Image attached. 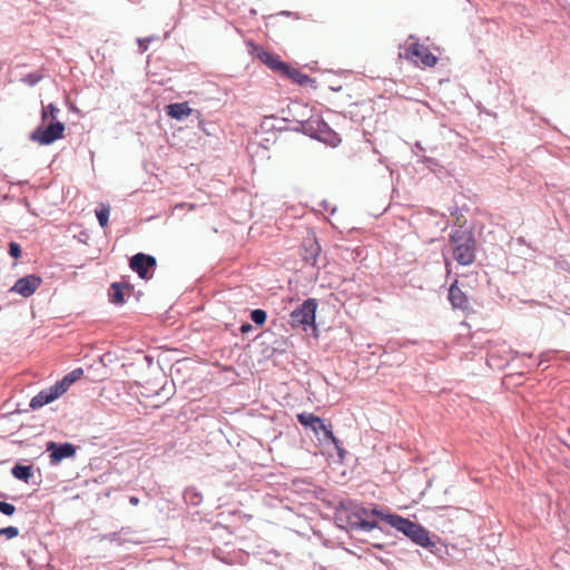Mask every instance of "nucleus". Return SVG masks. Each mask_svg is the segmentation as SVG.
Here are the masks:
<instances>
[{
	"label": "nucleus",
	"instance_id": "obj_1",
	"mask_svg": "<svg viewBox=\"0 0 570 570\" xmlns=\"http://www.w3.org/2000/svg\"><path fill=\"white\" fill-rule=\"evenodd\" d=\"M453 258L463 266L471 265L475 259V239L468 230L454 229L450 234Z\"/></svg>",
	"mask_w": 570,
	"mask_h": 570
},
{
	"label": "nucleus",
	"instance_id": "obj_2",
	"mask_svg": "<svg viewBox=\"0 0 570 570\" xmlns=\"http://www.w3.org/2000/svg\"><path fill=\"white\" fill-rule=\"evenodd\" d=\"M368 509L361 504L347 503L343 505L336 514L338 521L343 522V528L360 529L371 531L377 527L376 522L367 521Z\"/></svg>",
	"mask_w": 570,
	"mask_h": 570
},
{
	"label": "nucleus",
	"instance_id": "obj_3",
	"mask_svg": "<svg viewBox=\"0 0 570 570\" xmlns=\"http://www.w3.org/2000/svg\"><path fill=\"white\" fill-rule=\"evenodd\" d=\"M384 521H386L394 529L404 533L416 544L423 548L432 546L429 531L425 530L422 525L397 514H387L384 517Z\"/></svg>",
	"mask_w": 570,
	"mask_h": 570
},
{
	"label": "nucleus",
	"instance_id": "obj_4",
	"mask_svg": "<svg viewBox=\"0 0 570 570\" xmlns=\"http://www.w3.org/2000/svg\"><path fill=\"white\" fill-rule=\"evenodd\" d=\"M297 420L303 426L311 428L316 434L322 431L324 433L325 440L333 443L335 448L340 450L338 439L334 435L333 431L325 425L321 417L314 415L313 413L303 412L297 414Z\"/></svg>",
	"mask_w": 570,
	"mask_h": 570
},
{
	"label": "nucleus",
	"instance_id": "obj_5",
	"mask_svg": "<svg viewBox=\"0 0 570 570\" xmlns=\"http://www.w3.org/2000/svg\"><path fill=\"white\" fill-rule=\"evenodd\" d=\"M65 125L61 121H51L46 128L39 127L31 134V139L46 146L63 137Z\"/></svg>",
	"mask_w": 570,
	"mask_h": 570
},
{
	"label": "nucleus",
	"instance_id": "obj_6",
	"mask_svg": "<svg viewBox=\"0 0 570 570\" xmlns=\"http://www.w3.org/2000/svg\"><path fill=\"white\" fill-rule=\"evenodd\" d=\"M405 57L412 60L415 65L424 67H433L438 62V58L429 50L428 47L421 43H412L405 51Z\"/></svg>",
	"mask_w": 570,
	"mask_h": 570
},
{
	"label": "nucleus",
	"instance_id": "obj_7",
	"mask_svg": "<svg viewBox=\"0 0 570 570\" xmlns=\"http://www.w3.org/2000/svg\"><path fill=\"white\" fill-rule=\"evenodd\" d=\"M129 265L130 268L135 271L140 278L149 279L153 276L150 271L155 269L157 262L156 258L151 255L138 253L131 257Z\"/></svg>",
	"mask_w": 570,
	"mask_h": 570
},
{
	"label": "nucleus",
	"instance_id": "obj_8",
	"mask_svg": "<svg viewBox=\"0 0 570 570\" xmlns=\"http://www.w3.org/2000/svg\"><path fill=\"white\" fill-rule=\"evenodd\" d=\"M317 308L316 299H306L297 309L293 311L292 318L295 323L307 326L315 322V312Z\"/></svg>",
	"mask_w": 570,
	"mask_h": 570
},
{
	"label": "nucleus",
	"instance_id": "obj_9",
	"mask_svg": "<svg viewBox=\"0 0 570 570\" xmlns=\"http://www.w3.org/2000/svg\"><path fill=\"white\" fill-rule=\"evenodd\" d=\"M41 283V277L37 275H27L19 278L11 287L10 292L20 294L23 297H29L39 288Z\"/></svg>",
	"mask_w": 570,
	"mask_h": 570
},
{
	"label": "nucleus",
	"instance_id": "obj_10",
	"mask_svg": "<svg viewBox=\"0 0 570 570\" xmlns=\"http://www.w3.org/2000/svg\"><path fill=\"white\" fill-rule=\"evenodd\" d=\"M63 394V389L56 383L55 385L40 391L36 396H33L30 401V407L32 410H38Z\"/></svg>",
	"mask_w": 570,
	"mask_h": 570
},
{
	"label": "nucleus",
	"instance_id": "obj_11",
	"mask_svg": "<svg viewBox=\"0 0 570 570\" xmlns=\"http://www.w3.org/2000/svg\"><path fill=\"white\" fill-rule=\"evenodd\" d=\"M253 52L264 65L279 75L283 73L284 69H287V63L282 61L281 57L276 53L267 51L262 47H255Z\"/></svg>",
	"mask_w": 570,
	"mask_h": 570
},
{
	"label": "nucleus",
	"instance_id": "obj_12",
	"mask_svg": "<svg viewBox=\"0 0 570 570\" xmlns=\"http://www.w3.org/2000/svg\"><path fill=\"white\" fill-rule=\"evenodd\" d=\"M47 451L50 452V459L52 463H58L63 459L71 458L75 455V446L70 443L57 444L49 442Z\"/></svg>",
	"mask_w": 570,
	"mask_h": 570
},
{
	"label": "nucleus",
	"instance_id": "obj_13",
	"mask_svg": "<svg viewBox=\"0 0 570 570\" xmlns=\"http://www.w3.org/2000/svg\"><path fill=\"white\" fill-rule=\"evenodd\" d=\"M449 301L453 308L466 309L469 307V298L465 293L458 286L455 281L449 288Z\"/></svg>",
	"mask_w": 570,
	"mask_h": 570
},
{
	"label": "nucleus",
	"instance_id": "obj_14",
	"mask_svg": "<svg viewBox=\"0 0 570 570\" xmlns=\"http://www.w3.org/2000/svg\"><path fill=\"white\" fill-rule=\"evenodd\" d=\"M166 112L169 117L176 120H184L190 116L194 110L189 107L188 102L170 104L166 107Z\"/></svg>",
	"mask_w": 570,
	"mask_h": 570
},
{
	"label": "nucleus",
	"instance_id": "obj_15",
	"mask_svg": "<svg viewBox=\"0 0 570 570\" xmlns=\"http://www.w3.org/2000/svg\"><path fill=\"white\" fill-rule=\"evenodd\" d=\"M282 76L291 79L293 82L299 86H308L314 82V80L306 73L301 72L298 69L293 68L287 65V69H284Z\"/></svg>",
	"mask_w": 570,
	"mask_h": 570
},
{
	"label": "nucleus",
	"instance_id": "obj_16",
	"mask_svg": "<svg viewBox=\"0 0 570 570\" xmlns=\"http://www.w3.org/2000/svg\"><path fill=\"white\" fill-rule=\"evenodd\" d=\"M111 289H112L111 302L115 304H124L125 294L130 293L131 287L125 283H112Z\"/></svg>",
	"mask_w": 570,
	"mask_h": 570
},
{
	"label": "nucleus",
	"instance_id": "obj_17",
	"mask_svg": "<svg viewBox=\"0 0 570 570\" xmlns=\"http://www.w3.org/2000/svg\"><path fill=\"white\" fill-rule=\"evenodd\" d=\"M330 126L324 122L320 117H312L305 124V130L308 131L315 138L318 137V134L323 131L325 128Z\"/></svg>",
	"mask_w": 570,
	"mask_h": 570
},
{
	"label": "nucleus",
	"instance_id": "obj_18",
	"mask_svg": "<svg viewBox=\"0 0 570 570\" xmlns=\"http://www.w3.org/2000/svg\"><path fill=\"white\" fill-rule=\"evenodd\" d=\"M83 374L82 368H76L63 376V379L57 384L60 386V389H63V393L70 387L71 384H73L76 381H78Z\"/></svg>",
	"mask_w": 570,
	"mask_h": 570
},
{
	"label": "nucleus",
	"instance_id": "obj_19",
	"mask_svg": "<svg viewBox=\"0 0 570 570\" xmlns=\"http://www.w3.org/2000/svg\"><path fill=\"white\" fill-rule=\"evenodd\" d=\"M317 139L333 147L337 146L341 142L340 136L330 127L321 131V134H318Z\"/></svg>",
	"mask_w": 570,
	"mask_h": 570
},
{
	"label": "nucleus",
	"instance_id": "obj_20",
	"mask_svg": "<svg viewBox=\"0 0 570 570\" xmlns=\"http://www.w3.org/2000/svg\"><path fill=\"white\" fill-rule=\"evenodd\" d=\"M11 472L16 479L28 482L32 475V468L30 465L17 464L12 468Z\"/></svg>",
	"mask_w": 570,
	"mask_h": 570
},
{
	"label": "nucleus",
	"instance_id": "obj_21",
	"mask_svg": "<svg viewBox=\"0 0 570 570\" xmlns=\"http://www.w3.org/2000/svg\"><path fill=\"white\" fill-rule=\"evenodd\" d=\"M58 114H59V109L53 105V104H49L48 106L43 107L42 109V114H41V118H42V121H46L47 119H51V121H57V117H58Z\"/></svg>",
	"mask_w": 570,
	"mask_h": 570
},
{
	"label": "nucleus",
	"instance_id": "obj_22",
	"mask_svg": "<svg viewBox=\"0 0 570 570\" xmlns=\"http://www.w3.org/2000/svg\"><path fill=\"white\" fill-rule=\"evenodd\" d=\"M266 312L263 309H254L250 313V318L256 325H263L266 322Z\"/></svg>",
	"mask_w": 570,
	"mask_h": 570
},
{
	"label": "nucleus",
	"instance_id": "obj_23",
	"mask_svg": "<svg viewBox=\"0 0 570 570\" xmlns=\"http://www.w3.org/2000/svg\"><path fill=\"white\" fill-rule=\"evenodd\" d=\"M19 530L16 527H7L0 529V535H6L8 539L18 537Z\"/></svg>",
	"mask_w": 570,
	"mask_h": 570
},
{
	"label": "nucleus",
	"instance_id": "obj_24",
	"mask_svg": "<svg viewBox=\"0 0 570 570\" xmlns=\"http://www.w3.org/2000/svg\"><path fill=\"white\" fill-rule=\"evenodd\" d=\"M0 512L6 515H12L16 512V507L11 503L0 501Z\"/></svg>",
	"mask_w": 570,
	"mask_h": 570
},
{
	"label": "nucleus",
	"instance_id": "obj_25",
	"mask_svg": "<svg viewBox=\"0 0 570 570\" xmlns=\"http://www.w3.org/2000/svg\"><path fill=\"white\" fill-rule=\"evenodd\" d=\"M96 214L100 225L102 227L107 226V209L102 207L101 209L97 210Z\"/></svg>",
	"mask_w": 570,
	"mask_h": 570
},
{
	"label": "nucleus",
	"instance_id": "obj_26",
	"mask_svg": "<svg viewBox=\"0 0 570 570\" xmlns=\"http://www.w3.org/2000/svg\"><path fill=\"white\" fill-rule=\"evenodd\" d=\"M41 79L40 75L29 73L23 78V81L30 86H35Z\"/></svg>",
	"mask_w": 570,
	"mask_h": 570
},
{
	"label": "nucleus",
	"instance_id": "obj_27",
	"mask_svg": "<svg viewBox=\"0 0 570 570\" xmlns=\"http://www.w3.org/2000/svg\"><path fill=\"white\" fill-rule=\"evenodd\" d=\"M9 253L12 257L18 258L21 255L20 245L17 243H10Z\"/></svg>",
	"mask_w": 570,
	"mask_h": 570
},
{
	"label": "nucleus",
	"instance_id": "obj_28",
	"mask_svg": "<svg viewBox=\"0 0 570 570\" xmlns=\"http://www.w3.org/2000/svg\"><path fill=\"white\" fill-rule=\"evenodd\" d=\"M368 515H376L384 520V517L386 514H383L381 511H379L375 507L371 510H368Z\"/></svg>",
	"mask_w": 570,
	"mask_h": 570
},
{
	"label": "nucleus",
	"instance_id": "obj_29",
	"mask_svg": "<svg viewBox=\"0 0 570 570\" xmlns=\"http://www.w3.org/2000/svg\"><path fill=\"white\" fill-rule=\"evenodd\" d=\"M252 330H253V326H252V324H249V323H244V324L240 326V332H242L243 334H246V333L250 332Z\"/></svg>",
	"mask_w": 570,
	"mask_h": 570
},
{
	"label": "nucleus",
	"instance_id": "obj_30",
	"mask_svg": "<svg viewBox=\"0 0 570 570\" xmlns=\"http://www.w3.org/2000/svg\"><path fill=\"white\" fill-rule=\"evenodd\" d=\"M129 502L132 505H137L139 503V499L137 497H130Z\"/></svg>",
	"mask_w": 570,
	"mask_h": 570
},
{
	"label": "nucleus",
	"instance_id": "obj_31",
	"mask_svg": "<svg viewBox=\"0 0 570 570\" xmlns=\"http://www.w3.org/2000/svg\"><path fill=\"white\" fill-rule=\"evenodd\" d=\"M374 547L377 549H383V544H380V543L374 544Z\"/></svg>",
	"mask_w": 570,
	"mask_h": 570
}]
</instances>
